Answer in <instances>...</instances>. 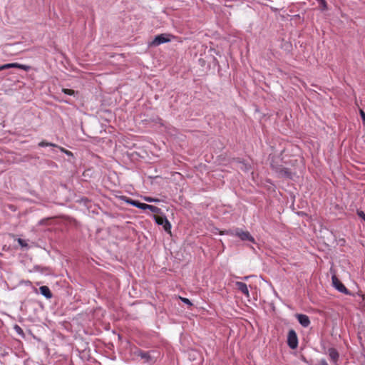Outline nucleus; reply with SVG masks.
Wrapping results in <instances>:
<instances>
[{"label":"nucleus","instance_id":"25","mask_svg":"<svg viewBox=\"0 0 365 365\" xmlns=\"http://www.w3.org/2000/svg\"><path fill=\"white\" fill-rule=\"evenodd\" d=\"M145 200H146L147 201H148V202H153V199H151V198H150V197H148V198H146Z\"/></svg>","mask_w":365,"mask_h":365},{"label":"nucleus","instance_id":"26","mask_svg":"<svg viewBox=\"0 0 365 365\" xmlns=\"http://www.w3.org/2000/svg\"><path fill=\"white\" fill-rule=\"evenodd\" d=\"M361 297H362V299H363V301L364 302V304H365V295L364 294H361Z\"/></svg>","mask_w":365,"mask_h":365},{"label":"nucleus","instance_id":"10","mask_svg":"<svg viewBox=\"0 0 365 365\" xmlns=\"http://www.w3.org/2000/svg\"><path fill=\"white\" fill-rule=\"evenodd\" d=\"M328 354L332 362L336 364L339 358L338 351L335 348L331 347L328 349Z\"/></svg>","mask_w":365,"mask_h":365},{"label":"nucleus","instance_id":"24","mask_svg":"<svg viewBox=\"0 0 365 365\" xmlns=\"http://www.w3.org/2000/svg\"><path fill=\"white\" fill-rule=\"evenodd\" d=\"M65 154L68 155V156H73V153L70 150H68L66 152H65Z\"/></svg>","mask_w":365,"mask_h":365},{"label":"nucleus","instance_id":"18","mask_svg":"<svg viewBox=\"0 0 365 365\" xmlns=\"http://www.w3.org/2000/svg\"><path fill=\"white\" fill-rule=\"evenodd\" d=\"M18 242L23 247H26L28 246V244L26 243V242L21 238L18 239Z\"/></svg>","mask_w":365,"mask_h":365},{"label":"nucleus","instance_id":"5","mask_svg":"<svg viewBox=\"0 0 365 365\" xmlns=\"http://www.w3.org/2000/svg\"><path fill=\"white\" fill-rule=\"evenodd\" d=\"M155 220L158 225L163 226V228L166 232L169 233L171 232V225L165 217L157 215L155 216Z\"/></svg>","mask_w":365,"mask_h":365},{"label":"nucleus","instance_id":"21","mask_svg":"<svg viewBox=\"0 0 365 365\" xmlns=\"http://www.w3.org/2000/svg\"><path fill=\"white\" fill-rule=\"evenodd\" d=\"M56 148H59V150H60L61 152L64 153H65V152H66V151H67V150H66V149H65V148H63V147H60V146H58V145H57V147H56Z\"/></svg>","mask_w":365,"mask_h":365},{"label":"nucleus","instance_id":"23","mask_svg":"<svg viewBox=\"0 0 365 365\" xmlns=\"http://www.w3.org/2000/svg\"><path fill=\"white\" fill-rule=\"evenodd\" d=\"M319 365H329V364H327V362L325 360H322L319 362Z\"/></svg>","mask_w":365,"mask_h":365},{"label":"nucleus","instance_id":"19","mask_svg":"<svg viewBox=\"0 0 365 365\" xmlns=\"http://www.w3.org/2000/svg\"><path fill=\"white\" fill-rule=\"evenodd\" d=\"M359 113H360L361 118L362 119L363 124L365 126V112L362 109H360Z\"/></svg>","mask_w":365,"mask_h":365},{"label":"nucleus","instance_id":"16","mask_svg":"<svg viewBox=\"0 0 365 365\" xmlns=\"http://www.w3.org/2000/svg\"><path fill=\"white\" fill-rule=\"evenodd\" d=\"M179 298H180V299L182 302H184L185 304H188V305H190V306H192V302L190 301V299H187V298H185V297H179Z\"/></svg>","mask_w":365,"mask_h":365},{"label":"nucleus","instance_id":"4","mask_svg":"<svg viewBox=\"0 0 365 365\" xmlns=\"http://www.w3.org/2000/svg\"><path fill=\"white\" fill-rule=\"evenodd\" d=\"M126 202L128 203V204H130L138 208H140L142 210H146V209H149L151 211L153 212H155L158 208L153 205H148V204H145V203H142V202H140L138 201H136V200H133L132 199H130V198H127L126 200Z\"/></svg>","mask_w":365,"mask_h":365},{"label":"nucleus","instance_id":"14","mask_svg":"<svg viewBox=\"0 0 365 365\" xmlns=\"http://www.w3.org/2000/svg\"><path fill=\"white\" fill-rule=\"evenodd\" d=\"M62 92L66 95L73 96L75 94V91L68 88H63Z\"/></svg>","mask_w":365,"mask_h":365},{"label":"nucleus","instance_id":"15","mask_svg":"<svg viewBox=\"0 0 365 365\" xmlns=\"http://www.w3.org/2000/svg\"><path fill=\"white\" fill-rule=\"evenodd\" d=\"M319 2L320 4V8L322 10L327 9V1L325 0L319 1Z\"/></svg>","mask_w":365,"mask_h":365},{"label":"nucleus","instance_id":"27","mask_svg":"<svg viewBox=\"0 0 365 365\" xmlns=\"http://www.w3.org/2000/svg\"><path fill=\"white\" fill-rule=\"evenodd\" d=\"M304 213L303 212H297V215H303Z\"/></svg>","mask_w":365,"mask_h":365},{"label":"nucleus","instance_id":"12","mask_svg":"<svg viewBox=\"0 0 365 365\" xmlns=\"http://www.w3.org/2000/svg\"><path fill=\"white\" fill-rule=\"evenodd\" d=\"M40 293L43 295L46 299H51L52 297V293L47 286H41L39 287Z\"/></svg>","mask_w":365,"mask_h":365},{"label":"nucleus","instance_id":"6","mask_svg":"<svg viewBox=\"0 0 365 365\" xmlns=\"http://www.w3.org/2000/svg\"><path fill=\"white\" fill-rule=\"evenodd\" d=\"M20 68V69H22L26 71H28L30 69L29 66L20 64L19 63H6V64L0 66V71L5 70V69H8V68Z\"/></svg>","mask_w":365,"mask_h":365},{"label":"nucleus","instance_id":"8","mask_svg":"<svg viewBox=\"0 0 365 365\" xmlns=\"http://www.w3.org/2000/svg\"><path fill=\"white\" fill-rule=\"evenodd\" d=\"M272 168L282 177L291 178V173L287 168H284L282 166H275L273 163L271 164Z\"/></svg>","mask_w":365,"mask_h":365},{"label":"nucleus","instance_id":"20","mask_svg":"<svg viewBox=\"0 0 365 365\" xmlns=\"http://www.w3.org/2000/svg\"><path fill=\"white\" fill-rule=\"evenodd\" d=\"M357 215L365 221V213L361 210H357Z\"/></svg>","mask_w":365,"mask_h":365},{"label":"nucleus","instance_id":"1","mask_svg":"<svg viewBox=\"0 0 365 365\" xmlns=\"http://www.w3.org/2000/svg\"><path fill=\"white\" fill-rule=\"evenodd\" d=\"M226 232L232 235L237 236L242 241H250L252 243H255V238L250 235V233L248 231H244L242 229L237 228L235 230V232H233L232 231H227Z\"/></svg>","mask_w":365,"mask_h":365},{"label":"nucleus","instance_id":"11","mask_svg":"<svg viewBox=\"0 0 365 365\" xmlns=\"http://www.w3.org/2000/svg\"><path fill=\"white\" fill-rule=\"evenodd\" d=\"M298 322L304 327H307L310 324V320L308 316L302 314H298Z\"/></svg>","mask_w":365,"mask_h":365},{"label":"nucleus","instance_id":"3","mask_svg":"<svg viewBox=\"0 0 365 365\" xmlns=\"http://www.w3.org/2000/svg\"><path fill=\"white\" fill-rule=\"evenodd\" d=\"M333 286L340 292L344 293L346 295H351V293L349 289L344 285L340 279L334 274L331 277Z\"/></svg>","mask_w":365,"mask_h":365},{"label":"nucleus","instance_id":"2","mask_svg":"<svg viewBox=\"0 0 365 365\" xmlns=\"http://www.w3.org/2000/svg\"><path fill=\"white\" fill-rule=\"evenodd\" d=\"M173 36L168 34H162L156 36L154 39L149 43V46H158L162 43H168L171 41Z\"/></svg>","mask_w":365,"mask_h":365},{"label":"nucleus","instance_id":"7","mask_svg":"<svg viewBox=\"0 0 365 365\" xmlns=\"http://www.w3.org/2000/svg\"><path fill=\"white\" fill-rule=\"evenodd\" d=\"M288 345L292 349L297 348V334L294 329H291L288 334L287 339Z\"/></svg>","mask_w":365,"mask_h":365},{"label":"nucleus","instance_id":"29","mask_svg":"<svg viewBox=\"0 0 365 365\" xmlns=\"http://www.w3.org/2000/svg\"><path fill=\"white\" fill-rule=\"evenodd\" d=\"M225 232H220V235H223Z\"/></svg>","mask_w":365,"mask_h":365},{"label":"nucleus","instance_id":"22","mask_svg":"<svg viewBox=\"0 0 365 365\" xmlns=\"http://www.w3.org/2000/svg\"><path fill=\"white\" fill-rule=\"evenodd\" d=\"M56 148H59V150H60L61 152L64 153H65V152H66V151H67V150H66V149H65V148H63V147H60V146H58V145H57V147H56Z\"/></svg>","mask_w":365,"mask_h":365},{"label":"nucleus","instance_id":"17","mask_svg":"<svg viewBox=\"0 0 365 365\" xmlns=\"http://www.w3.org/2000/svg\"><path fill=\"white\" fill-rule=\"evenodd\" d=\"M139 356L142 358V359H145L146 361H148L149 358H150V356L148 354V353L147 352H140Z\"/></svg>","mask_w":365,"mask_h":365},{"label":"nucleus","instance_id":"13","mask_svg":"<svg viewBox=\"0 0 365 365\" xmlns=\"http://www.w3.org/2000/svg\"><path fill=\"white\" fill-rule=\"evenodd\" d=\"M38 145L40 147H46V146L57 147V145L51 143H48L45 140H42L41 142H40L38 143Z\"/></svg>","mask_w":365,"mask_h":365},{"label":"nucleus","instance_id":"28","mask_svg":"<svg viewBox=\"0 0 365 365\" xmlns=\"http://www.w3.org/2000/svg\"><path fill=\"white\" fill-rule=\"evenodd\" d=\"M363 364L365 365V356H364V361H363Z\"/></svg>","mask_w":365,"mask_h":365},{"label":"nucleus","instance_id":"9","mask_svg":"<svg viewBox=\"0 0 365 365\" xmlns=\"http://www.w3.org/2000/svg\"><path fill=\"white\" fill-rule=\"evenodd\" d=\"M235 286L240 292L246 296L247 298L250 297L249 290L245 283L242 282H237L235 283Z\"/></svg>","mask_w":365,"mask_h":365}]
</instances>
